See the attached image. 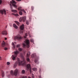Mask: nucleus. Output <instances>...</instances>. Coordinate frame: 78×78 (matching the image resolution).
<instances>
[{"label": "nucleus", "mask_w": 78, "mask_h": 78, "mask_svg": "<svg viewBox=\"0 0 78 78\" xmlns=\"http://www.w3.org/2000/svg\"><path fill=\"white\" fill-rule=\"evenodd\" d=\"M2 76H3V77L5 75V74H4V72L3 71H2Z\"/></svg>", "instance_id": "a211bd4d"}, {"label": "nucleus", "mask_w": 78, "mask_h": 78, "mask_svg": "<svg viewBox=\"0 0 78 78\" xmlns=\"http://www.w3.org/2000/svg\"><path fill=\"white\" fill-rule=\"evenodd\" d=\"M13 27H14V28H16V29H17L18 28L17 26V25H16L15 24H13Z\"/></svg>", "instance_id": "2eb2a0df"}, {"label": "nucleus", "mask_w": 78, "mask_h": 78, "mask_svg": "<svg viewBox=\"0 0 78 78\" xmlns=\"http://www.w3.org/2000/svg\"><path fill=\"white\" fill-rule=\"evenodd\" d=\"M27 70H28V69H29L30 73H32L31 71V66L30 65V64H28L27 65Z\"/></svg>", "instance_id": "1a4fd4ad"}, {"label": "nucleus", "mask_w": 78, "mask_h": 78, "mask_svg": "<svg viewBox=\"0 0 78 78\" xmlns=\"http://www.w3.org/2000/svg\"><path fill=\"white\" fill-rule=\"evenodd\" d=\"M18 50H19V51H22V48H18Z\"/></svg>", "instance_id": "aec40b11"}, {"label": "nucleus", "mask_w": 78, "mask_h": 78, "mask_svg": "<svg viewBox=\"0 0 78 78\" xmlns=\"http://www.w3.org/2000/svg\"><path fill=\"white\" fill-rule=\"evenodd\" d=\"M20 29L21 30L20 31V33H23V30L24 29V25L22 24L20 27Z\"/></svg>", "instance_id": "9d476101"}, {"label": "nucleus", "mask_w": 78, "mask_h": 78, "mask_svg": "<svg viewBox=\"0 0 78 78\" xmlns=\"http://www.w3.org/2000/svg\"><path fill=\"white\" fill-rule=\"evenodd\" d=\"M22 0H16L18 2H20V1H21Z\"/></svg>", "instance_id": "c9c22d12"}, {"label": "nucleus", "mask_w": 78, "mask_h": 78, "mask_svg": "<svg viewBox=\"0 0 78 78\" xmlns=\"http://www.w3.org/2000/svg\"><path fill=\"white\" fill-rule=\"evenodd\" d=\"M5 40H7V38H5Z\"/></svg>", "instance_id": "58836bf2"}, {"label": "nucleus", "mask_w": 78, "mask_h": 78, "mask_svg": "<svg viewBox=\"0 0 78 78\" xmlns=\"http://www.w3.org/2000/svg\"><path fill=\"white\" fill-rule=\"evenodd\" d=\"M12 12H15V13H16L17 12V10H12Z\"/></svg>", "instance_id": "6ab92c4d"}, {"label": "nucleus", "mask_w": 78, "mask_h": 78, "mask_svg": "<svg viewBox=\"0 0 78 78\" xmlns=\"http://www.w3.org/2000/svg\"><path fill=\"white\" fill-rule=\"evenodd\" d=\"M7 65L9 66V65L10 64V63L9 62H7Z\"/></svg>", "instance_id": "a878e982"}, {"label": "nucleus", "mask_w": 78, "mask_h": 78, "mask_svg": "<svg viewBox=\"0 0 78 78\" xmlns=\"http://www.w3.org/2000/svg\"><path fill=\"white\" fill-rule=\"evenodd\" d=\"M0 60H2V58L1 57H0Z\"/></svg>", "instance_id": "f704fd0d"}, {"label": "nucleus", "mask_w": 78, "mask_h": 78, "mask_svg": "<svg viewBox=\"0 0 78 78\" xmlns=\"http://www.w3.org/2000/svg\"><path fill=\"white\" fill-rule=\"evenodd\" d=\"M16 24H17V25H19V22L16 21Z\"/></svg>", "instance_id": "c85d7f7f"}, {"label": "nucleus", "mask_w": 78, "mask_h": 78, "mask_svg": "<svg viewBox=\"0 0 78 78\" xmlns=\"http://www.w3.org/2000/svg\"><path fill=\"white\" fill-rule=\"evenodd\" d=\"M27 33H26L25 34V36H24V38H26L27 37Z\"/></svg>", "instance_id": "4be33fe9"}, {"label": "nucleus", "mask_w": 78, "mask_h": 78, "mask_svg": "<svg viewBox=\"0 0 78 78\" xmlns=\"http://www.w3.org/2000/svg\"><path fill=\"white\" fill-rule=\"evenodd\" d=\"M6 11L5 9H4L3 10H0V13L1 12L2 14H3V13H4L5 15H6Z\"/></svg>", "instance_id": "9b49d317"}, {"label": "nucleus", "mask_w": 78, "mask_h": 78, "mask_svg": "<svg viewBox=\"0 0 78 78\" xmlns=\"http://www.w3.org/2000/svg\"><path fill=\"white\" fill-rule=\"evenodd\" d=\"M20 46V44H18L16 45L17 47H19Z\"/></svg>", "instance_id": "cd10ccee"}, {"label": "nucleus", "mask_w": 78, "mask_h": 78, "mask_svg": "<svg viewBox=\"0 0 78 78\" xmlns=\"http://www.w3.org/2000/svg\"><path fill=\"white\" fill-rule=\"evenodd\" d=\"M15 38L18 40H20V39H21L22 37L20 36V35H18L16 36H15Z\"/></svg>", "instance_id": "f8f14e48"}, {"label": "nucleus", "mask_w": 78, "mask_h": 78, "mask_svg": "<svg viewBox=\"0 0 78 78\" xmlns=\"http://www.w3.org/2000/svg\"><path fill=\"white\" fill-rule=\"evenodd\" d=\"M21 8H22L21 7H19L18 8V10L19 11L20 10V11L19 12V14L21 16H22V12L21 11H22L23 12H24V13H26V12L25 11V10H24V9H21Z\"/></svg>", "instance_id": "423d86ee"}, {"label": "nucleus", "mask_w": 78, "mask_h": 78, "mask_svg": "<svg viewBox=\"0 0 78 78\" xmlns=\"http://www.w3.org/2000/svg\"><path fill=\"white\" fill-rule=\"evenodd\" d=\"M10 3L11 4H10V5L11 6L10 8L11 9H12L11 5H12L14 7V8H16L17 7V5H16V2H15V1L12 0V1L10 2Z\"/></svg>", "instance_id": "f03ea898"}, {"label": "nucleus", "mask_w": 78, "mask_h": 78, "mask_svg": "<svg viewBox=\"0 0 78 78\" xmlns=\"http://www.w3.org/2000/svg\"><path fill=\"white\" fill-rule=\"evenodd\" d=\"M34 62H35V63H36V64H38L39 63V62H38V59H35V60Z\"/></svg>", "instance_id": "dca6fc26"}, {"label": "nucleus", "mask_w": 78, "mask_h": 78, "mask_svg": "<svg viewBox=\"0 0 78 78\" xmlns=\"http://www.w3.org/2000/svg\"><path fill=\"white\" fill-rule=\"evenodd\" d=\"M39 72H41V69H39Z\"/></svg>", "instance_id": "e433bc0d"}, {"label": "nucleus", "mask_w": 78, "mask_h": 78, "mask_svg": "<svg viewBox=\"0 0 78 78\" xmlns=\"http://www.w3.org/2000/svg\"><path fill=\"white\" fill-rule=\"evenodd\" d=\"M2 2V1L1 0H0V4H1Z\"/></svg>", "instance_id": "2f4dec72"}, {"label": "nucleus", "mask_w": 78, "mask_h": 78, "mask_svg": "<svg viewBox=\"0 0 78 78\" xmlns=\"http://www.w3.org/2000/svg\"><path fill=\"white\" fill-rule=\"evenodd\" d=\"M28 34H29V35H30V31L28 32Z\"/></svg>", "instance_id": "72a5a7b5"}, {"label": "nucleus", "mask_w": 78, "mask_h": 78, "mask_svg": "<svg viewBox=\"0 0 78 78\" xmlns=\"http://www.w3.org/2000/svg\"><path fill=\"white\" fill-rule=\"evenodd\" d=\"M37 70V69L36 68L32 69V70H34V71H36V70Z\"/></svg>", "instance_id": "5701e85b"}, {"label": "nucleus", "mask_w": 78, "mask_h": 78, "mask_svg": "<svg viewBox=\"0 0 78 78\" xmlns=\"http://www.w3.org/2000/svg\"><path fill=\"white\" fill-rule=\"evenodd\" d=\"M27 19V17L24 16L22 17H21L19 19V21L20 22H21L22 21L23 22H25Z\"/></svg>", "instance_id": "0eeeda50"}, {"label": "nucleus", "mask_w": 78, "mask_h": 78, "mask_svg": "<svg viewBox=\"0 0 78 78\" xmlns=\"http://www.w3.org/2000/svg\"><path fill=\"white\" fill-rule=\"evenodd\" d=\"M22 73H24L25 72V70H23L22 71Z\"/></svg>", "instance_id": "b1692460"}, {"label": "nucleus", "mask_w": 78, "mask_h": 78, "mask_svg": "<svg viewBox=\"0 0 78 78\" xmlns=\"http://www.w3.org/2000/svg\"><path fill=\"white\" fill-rule=\"evenodd\" d=\"M5 50H8V48H5Z\"/></svg>", "instance_id": "7c9ffc66"}, {"label": "nucleus", "mask_w": 78, "mask_h": 78, "mask_svg": "<svg viewBox=\"0 0 78 78\" xmlns=\"http://www.w3.org/2000/svg\"><path fill=\"white\" fill-rule=\"evenodd\" d=\"M30 52H28L27 54V56H26V60L27 62H30V58H28V57L30 56Z\"/></svg>", "instance_id": "6e6552de"}, {"label": "nucleus", "mask_w": 78, "mask_h": 78, "mask_svg": "<svg viewBox=\"0 0 78 78\" xmlns=\"http://www.w3.org/2000/svg\"><path fill=\"white\" fill-rule=\"evenodd\" d=\"M19 51H17L14 52V55H12V60H15V59H16V58L17 56V55L18 53H19Z\"/></svg>", "instance_id": "39448f33"}, {"label": "nucleus", "mask_w": 78, "mask_h": 78, "mask_svg": "<svg viewBox=\"0 0 78 78\" xmlns=\"http://www.w3.org/2000/svg\"><path fill=\"white\" fill-rule=\"evenodd\" d=\"M26 24L27 25H29V23H28V21H26Z\"/></svg>", "instance_id": "bb28decb"}, {"label": "nucleus", "mask_w": 78, "mask_h": 78, "mask_svg": "<svg viewBox=\"0 0 78 78\" xmlns=\"http://www.w3.org/2000/svg\"><path fill=\"white\" fill-rule=\"evenodd\" d=\"M2 47H5V43L4 41L2 42Z\"/></svg>", "instance_id": "f3484780"}, {"label": "nucleus", "mask_w": 78, "mask_h": 78, "mask_svg": "<svg viewBox=\"0 0 78 78\" xmlns=\"http://www.w3.org/2000/svg\"><path fill=\"white\" fill-rule=\"evenodd\" d=\"M22 78H27V76H23Z\"/></svg>", "instance_id": "c756f323"}, {"label": "nucleus", "mask_w": 78, "mask_h": 78, "mask_svg": "<svg viewBox=\"0 0 78 78\" xmlns=\"http://www.w3.org/2000/svg\"><path fill=\"white\" fill-rule=\"evenodd\" d=\"M34 41V40L33 39H31L30 40V42H33V41Z\"/></svg>", "instance_id": "393cba45"}, {"label": "nucleus", "mask_w": 78, "mask_h": 78, "mask_svg": "<svg viewBox=\"0 0 78 78\" xmlns=\"http://www.w3.org/2000/svg\"><path fill=\"white\" fill-rule=\"evenodd\" d=\"M12 47H13L14 49H15V48H16V45L14 44V43L13 42L12 43Z\"/></svg>", "instance_id": "4468645a"}, {"label": "nucleus", "mask_w": 78, "mask_h": 78, "mask_svg": "<svg viewBox=\"0 0 78 78\" xmlns=\"http://www.w3.org/2000/svg\"><path fill=\"white\" fill-rule=\"evenodd\" d=\"M34 8V7H31V9H32V10H33V9Z\"/></svg>", "instance_id": "473e14b6"}, {"label": "nucleus", "mask_w": 78, "mask_h": 78, "mask_svg": "<svg viewBox=\"0 0 78 78\" xmlns=\"http://www.w3.org/2000/svg\"><path fill=\"white\" fill-rule=\"evenodd\" d=\"M39 78H41V76H39Z\"/></svg>", "instance_id": "4c0bfd02"}, {"label": "nucleus", "mask_w": 78, "mask_h": 78, "mask_svg": "<svg viewBox=\"0 0 78 78\" xmlns=\"http://www.w3.org/2000/svg\"><path fill=\"white\" fill-rule=\"evenodd\" d=\"M23 48H26L27 47V48L30 47V40H26L23 43Z\"/></svg>", "instance_id": "f257e3e1"}, {"label": "nucleus", "mask_w": 78, "mask_h": 78, "mask_svg": "<svg viewBox=\"0 0 78 78\" xmlns=\"http://www.w3.org/2000/svg\"><path fill=\"white\" fill-rule=\"evenodd\" d=\"M17 60L18 61V62H16L14 64V68H16V66H17V63L18 64L19 66H20V65H22V61H21L20 60V59H19V58H17Z\"/></svg>", "instance_id": "7ed1b4c3"}, {"label": "nucleus", "mask_w": 78, "mask_h": 78, "mask_svg": "<svg viewBox=\"0 0 78 78\" xmlns=\"http://www.w3.org/2000/svg\"><path fill=\"white\" fill-rule=\"evenodd\" d=\"M17 73H18V69H16L14 72L12 70H11L10 71V74L12 76L15 75V76H17Z\"/></svg>", "instance_id": "20e7f679"}, {"label": "nucleus", "mask_w": 78, "mask_h": 78, "mask_svg": "<svg viewBox=\"0 0 78 78\" xmlns=\"http://www.w3.org/2000/svg\"><path fill=\"white\" fill-rule=\"evenodd\" d=\"M13 15H14V16H19V14H15L14 13Z\"/></svg>", "instance_id": "412c9836"}, {"label": "nucleus", "mask_w": 78, "mask_h": 78, "mask_svg": "<svg viewBox=\"0 0 78 78\" xmlns=\"http://www.w3.org/2000/svg\"><path fill=\"white\" fill-rule=\"evenodd\" d=\"M2 34H3V35H7V32L6 31H3L2 32Z\"/></svg>", "instance_id": "ddd939ff"}]
</instances>
